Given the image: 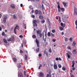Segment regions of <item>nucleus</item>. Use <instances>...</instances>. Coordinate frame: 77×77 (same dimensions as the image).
Wrapping results in <instances>:
<instances>
[{
    "mask_svg": "<svg viewBox=\"0 0 77 77\" xmlns=\"http://www.w3.org/2000/svg\"><path fill=\"white\" fill-rule=\"evenodd\" d=\"M36 32L37 33V38H39V36L40 37V38H42L43 35V39H44V35L43 33V34L41 33V30H37L36 31Z\"/></svg>",
    "mask_w": 77,
    "mask_h": 77,
    "instance_id": "1",
    "label": "nucleus"
},
{
    "mask_svg": "<svg viewBox=\"0 0 77 77\" xmlns=\"http://www.w3.org/2000/svg\"><path fill=\"white\" fill-rule=\"evenodd\" d=\"M19 29H20V27L18 26V25H17L16 27H15L14 29V32L15 34H17V30L16 29H17L18 30H19Z\"/></svg>",
    "mask_w": 77,
    "mask_h": 77,
    "instance_id": "2",
    "label": "nucleus"
},
{
    "mask_svg": "<svg viewBox=\"0 0 77 77\" xmlns=\"http://www.w3.org/2000/svg\"><path fill=\"white\" fill-rule=\"evenodd\" d=\"M35 42L36 44L37 47H39V40H38V38H36L35 39Z\"/></svg>",
    "mask_w": 77,
    "mask_h": 77,
    "instance_id": "3",
    "label": "nucleus"
},
{
    "mask_svg": "<svg viewBox=\"0 0 77 77\" xmlns=\"http://www.w3.org/2000/svg\"><path fill=\"white\" fill-rule=\"evenodd\" d=\"M39 76L40 77H44V73L42 72H40Z\"/></svg>",
    "mask_w": 77,
    "mask_h": 77,
    "instance_id": "4",
    "label": "nucleus"
},
{
    "mask_svg": "<svg viewBox=\"0 0 77 77\" xmlns=\"http://www.w3.org/2000/svg\"><path fill=\"white\" fill-rule=\"evenodd\" d=\"M36 23H37L36 20H34L33 21V25L34 26H36V27H37V24H36Z\"/></svg>",
    "mask_w": 77,
    "mask_h": 77,
    "instance_id": "5",
    "label": "nucleus"
},
{
    "mask_svg": "<svg viewBox=\"0 0 77 77\" xmlns=\"http://www.w3.org/2000/svg\"><path fill=\"white\" fill-rule=\"evenodd\" d=\"M8 17L7 16H5L4 17V19L3 20V21L4 23H6V20H7Z\"/></svg>",
    "mask_w": 77,
    "mask_h": 77,
    "instance_id": "6",
    "label": "nucleus"
},
{
    "mask_svg": "<svg viewBox=\"0 0 77 77\" xmlns=\"http://www.w3.org/2000/svg\"><path fill=\"white\" fill-rule=\"evenodd\" d=\"M74 15H77V9L75 8H74Z\"/></svg>",
    "mask_w": 77,
    "mask_h": 77,
    "instance_id": "7",
    "label": "nucleus"
},
{
    "mask_svg": "<svg viewBox=\"0 0 77 77\" xmlns=\"http://www.w3.org/2000/svg\"><path fill=\"white\" fill-rule=\"evenodd\" d=\"M54 68L55 69H57V64H54Z\"/></svg>",
    "mask_w": 77,
    "mask_h": 77,
    "instance_id": "8",
    "label": "nucleus"
},
{
    "mask_svg": "<svg viewBox=\"0 0 77 77\" xmlns=\"http://www.w3.org/2000/svg\"><path fill=\"white\" fill-rule=\"evenodd\" d=\"M65 18H66L65 17H64L62 18V20L64 22V23H65V22H66V21H67V20L65 19Z\"/></svg>",
    "mask_w": 77,
    "mask_h": 77,
    "instance_id": "9",
    "label": "nucleus"
},
{
    "mask_svg": "<svg viewBox=\"0 0 77 77\" xmlns=\"http://www.w3.org/2000/svg\"><path fill=\"white\" fill-rule=\"evenodd\" d=\"M61 26H62V27H65V24L64 23L63 24V23H61Z\"/></svg>",
    "mask_w": 77,
    "mask_h": 77,
    "instance_id": "10",
    "label": "nucleus"
},
{
    "mask_svg": "<svg viewBox=\"0 0 77 77\" xmlns=\"http://www.w3.org/2000/svg\"><path fill=\"white\" fill-rule=\"evenodd\" d=\"M13 60L14 62H16L17 61V59H16V58L14 57L13 59Z\"/></svg>",
    "mask_w": 77,
    "mask_h": 77,
    "instance_id": "11",
    "label": "nucleus"
},
{
    "mask_svg": "<svg viewBox=\"0 0 77 77\" xmlns=\"http://www.w3.org/2000/svg\"><path fill=\"white\" fill-rule=\"evenodd\" d=\"M76 50L75 49L73 50L72 51L73 54H76Z\"/></svg>",
    "mask_w": 77,
    "mask_h": 77,
    "instance_id": "12",
    "label": "nucleus"
},
{
    "mask_svg": "<svg viewBox=\"0 0 77 77\" xmlns=\"http://www.w3.org/2000/svg\"><path fill=\"white\" fill-rule=\"evenodd\" d=\"M11 7L12 8V9H14L15 8V5H14L11 4Z\"/></svg>",
    "mask_w": 77,
    "mask_h": 77,
    "instance_id": "13",
    "label": "nucleus"
},
{
    "mask_svg": "<svg viewBox=\"0 0 77 77\" xmlns=\"http://www.w3.org/2000/svg\"><path fill=\"white\" fill-rule=\"evenodd\" d=\"M36 53H38L39 51V47H38V48L36 49Z\"/></svg>",
    "mask_w": 77,
    "mask_h": 77,
    "instance_id": "14",
    "label": "nucleus"
},
{
    "mask_svg": "<svg viewBox=\"0 0 77 77\" xmlns=\"http://www.w3.org/2000/svg\"><path fill=\"white\" fill-rule=\"evenodd\" d=\"M24 75H25V76H26V77H29V75L28 74H27L26 76V71H24Z\"/></svg>",
    "mask_w": 77,
    "mask_h": 77,
    "instance_id": "15",
    "label": "nucleus"
},
{
    "mask_svg": "<svg viewBox=\"0 0 77 77\" xmlns=\"http://www.w3.org/2000/svg\"><path fill=\"white\" fill-rule=\"evenodd\" d=\"M72 68H74V65H75V62H74V61H73L72 62Z\"/></svg>",
    "mask_w": 77,
    "mask_h": 77,
    "instance_id": "16",
    "label": "nucleus"
},
{
    "mask_svg": "<svg viewBox=\"0 0 77 77\" xmlns=\"http://www.w3.org/2000/svg\"><path fill=\"white\" fill-rule=\"evenodd\" d=\"M32 38H33L34 39H35L36 38V35L34 34L32 35Z\"/></svg>",
    "mask_w": 77,
    "mask_h": 77,
    "instance_id": "17",
    "label": "nucleus"
},
{
    "mask_svg": "<svg viewBox=\"0 0 77 77\" xmlns=\"http://www.w3.org/2000/svg\"><path fill=\"white\" fill-rule=\"evenodd\" d=\"M7 41L8 42H10V41H12V38H8L7 39Z\"/></svg>",
    "mask_w": 77,
    "mask_h": 77,
    "instance_id": "18",
    "label": "nucleus"
},
{
    "mask_svg": "<svg viewBox=\"0 0 77 77\" xmlns=\"http://www.w3.org/2000/svg\"><path fill=\"white\" fill-rule=\"evenodd\" d=\"M17 67L18 68H21V64H20V63L18 64V65L17 66Z\"/></svg>",
    "mask_w": 77,
    "mask_h": 77,
    "instance_id": "19",
    "label": "nucleus"
},
{
    "mask_svg": "<svg viewBox=\"0 0 77 77\" xmlns=\"http://www.w3.org/2000/svg\"><path fill=\"white\" fill-rule=\"evenodd\" d=\"M60 9L62 12H64L65 11V8H60Z\"/></svg>",
    "mask_w": 77,
    "mask_h": 77,
    "instance_id": "20",
    "label": "nucleus"
},
{
    "mask_svg": "<svg viewBox=\"0 0 77 77\" xmlns=\"http://www.w3.org/2000/svg\"><path fill=\"white\" fill-rule=\"evenodd\" d=\"M38 10H36L35 11L34 13L35 14H36V15H37V14H38Z\"/></svg>",
    "mask_w": 77,
    "mask_h": 77,
    "instance_id": "21",
    "label": "nucleus"
},
{
    "mask_svg": "<svg viewBox=\"0 0 77 77\" xmlns=\"http://www.w3.org/2000/svg\"><path fill=\"white\" fill-rule=\"evenodd\" d=\"M43 18L44 17L40 15L39 16V18L40 19H41V20H42V19H43Z\"/></svg>",
    "mask_w": 77,
    "mask_h": 77,
    "instance_id": "22",
    "label": "nucleus"
},
{
    "mask_svg": "<svg viewBox=\"0 0 77 77\" xmlns=\"http://www.w3.org/2000/svg\"><path fill=\"white\" fill-rule=\"evenodd\" d=\"M11 41H14L15 40V38H14V36H12L11 37Z\"/></svg>",
    "mask_w": 77,
    "mask_h": 77,
    "instance_id": "23",
    "label": "nucleus"
},
{
    "mask_svg": "<svg viewBox=\"0 0 77 77\" xmlns=\"http://www.w3.org/2000/svg\"><path fill=\"white\" fill-rule=\"evenodd\" d=\"M76 44V43H75V42H74L72 44V45L74 47H75V45Z\"/></svg>",
    "mask_w": 77,
    "mask_h": 77,
    "instance_id": "24",
    "label": "nucleus"
},
{
    "mask_svg": "<svg viewBox=\"0 0 77 77\" xmlns=\"http://www.w3.org/2000/svg\"><path fill=\"white\" fill-rule=\"evenodd\" d=\"M66 55L67 56V57L68 58V59H69V58H70V55H69V54H68V53H67Z\"/></svg>",
    "mask_w": 77,
    "mask_h": 77,
    "instance_id": "25",
    "label": "nucleus"
},
{
    "mask_svg": "<svg viewBox=\"0 0 77 77\" xmlns=\"http://www.w3.org/2000/svg\"><path fill=\"white\" fill-rule=\"evenodd\" d=\"M63 3L64 5V7H66V3L64 2H63Z\"/></svg>",
    "mask_w": 77,
    "mask_h": 77,
    "instance_id": "26",
    "label": "nucleus"
},
{
    "mask_svg": "<svg viewBox=\"0 0 77 77\" xmlns=\"http://www.w3.org/2000/svg\"><path fill=\"white\" fill-rule=\"evenodd\" d=\"M65 41L66 42L68 41V38L67 37H65Z\"/></svg>",
    "mask_w": 77,
    "mask_h": 77,
    "instance_id": "27",
    "label": "nucleus"
},
{
    "mask_svg": "<svg viewBox=\"0 0 77 77\" xmlns=\"http://www.w3.org/2000/svg\"><path fill=\"white\" fill-rule=\"evenodd\" d=\"M3 41H4V42L5 43H7V41H6V39H5V38L3 39Z\"/></svg>",
    "mask_w": 77,
    "mask_h": 77,
    "instance_id": "28",
    "label": "nucleus"
},
{
    "mask_svg": "<svg viewBox=\"0 0 77 77\" xmlns=\"http://www.w3.org/2000/svg\"><path fill=\"white\" fill-rule=\"evenodd\" d=\"M51 32L52 33H55L56 32V30H55V29L52 30L51 31Z\"/></svg>",
    "mask_w": 77,
    "mask_h": 77,
    "instance_id": "29",
    "label": "nucleus"
},
{
    "mask_svg": "<svg viewBox=\"0 0 77 77\" xmlns=\"http://www.w3.org/2000/svg\"><path fill=\"white\" fill-rule=\"evenodd\" d=\"M51 36H52V37H54V36H55V35H54V34L53 33H51Z\"/></svg>",
    "mask_w": 77,
    "mask_h": 77,
    "instance_id": "30",
    "label": "nucleus"
},
{
    "mask_svg": "<svg viewBox=\"0 0 77 77\" xmlns=\"http://www.w3.org/2000/svg\"><path fill=\"white\" fill-rule=\"evenodd\" d=\"M48 36H51V34H50V32H48Z\"/></svg>",
    "mask_w": 77,
    "mask_h": 77,
    "instance_id": "31",
    "label": "nucleus"
},
{
    "mask_svg": "<svg viewBox=\"0 0 77 77\" xmlns=\"http://www.w3.org/2000/svg\"><path fill=\"white\" fill-rule=\"evenodd\" d=\"M61 22V20H60V17H59L58 22L59 23H60Z\"/></svg>",
    "mask_w": 77,
    "mask_h": 77,
    "instance_id": "32",
    "label": "nucleus"
},
{
    "mask_svg": "<svg viewBox=\"0 0 77 77\" xmlns=\"http://www.w3.org/2000/svg\"><path fill=\"white\" fill-rule=\"evenodd\" d=\"M45 66V63L44 62L43 63H42V67H44Z\"/></svg>",
    "mask_w": 77,
    "mask_h": 77,
    "instance_id": "33",
    "label": "nucleus"
},
{
    "mask_svg": "<svg viewBox=\"0 0 77 77\" xmlns=\"http://www.w3.org/2000/svg\"><path fill=\"white\" fill-rule=\"evenodd\" d=\"M60 30H63V28L62 27H60Z\"/></svg>",
    "mask_w": 77,
    "mask_h": 77,
    "instance_id": "34",
    "label": "nucleus"
},
{
    "mask_svg": "<svg viewBox=\"0 0 77 77\" xmlns=\"http://www.w3.org/2000/svg\"><path fill=\"white\" fill-rule=\"evenodd\" d=\"M25 60H27V56L26 55H25Z\"/></svg>",
    "mask_w": 77,
    "mask_h": 77,
    "instance_id": "35",
    "label": "nucleus"
},
{
    "mask_svg": "<svg viewBox=\"0 0 77 77\" xmlns=\"http://www.w3.org/2000/svg\"><path fill=\"white\" fill-rule=\"evenodd\" d=\"M58 67L59 68H62V66H61V65H60V64H58Z\"/></svg>",
    "mask_w": 77,
    "mask_h": 77,
    "instance_id": "36",
    "label": "nucleus"
},
{
    "mask_svg": "<svg viewBox=\"0 0 77 77\" xmlns=\"http://www.w3.org/2000/svg\"><path fill=\"white\" fill-rule=\"evenodd\" d=\"M5 35V32H3L2 34V36H4Z\"/></svg>",
    "mask_w": 77,
    "mask_h": 77,
    "instance_id": "37",
    "label": "nucleus"
},
{
    "mask_svg": "<svg viewBox=\"0 0 77 77\" xmlns=\"http://www.w3.org/2000/svg\"><path fill=\"white\" fill-rule=\"evenodd\" d=\"M20 77H23V74H22V73H21V72L20 73Z\"/></svg>",
    "mask_w": 77,
    "mask_h": 77,
    "instance_id": "38",
    "label": "nucleus"
},
{
    "mask_svg": "<svg viewBox=\"0 0 77 77\" xmlns=\"http://www.w3.org/2000/svg\"><path fill=\"white\" fill-rule=\"evenodd\" d=\"M31 17H32V18H35V16L34 15H31Z\"/></svg>",
    "mask_w": 77,
    "mask_h": 77,
    "instance_id": "39",
    "label": "nucleus"
},
{
    "mask_svg": "<svg viewBox=\"0 0 77 77\" xmlns=\"http://www.w3.org/2000/svg\"><path fill=\"white\" fill-rule=\"evenodd\" d=\"M38 13L39 14H40V15H41L42 14V12L40 11H38Z\"/></svg>",
    "mask_w": 77,
    "mask_h": 77,
    "instance_id": "40",
    "label": "nucleus"
},
{
    "mask_svg": "<svg viewBox=\"0 0 77 77\" xmlns=\"http://www.w3.org/2000/svg\"><path fill=\"white\" fill-rule=\"evenodd\" d=\"M62 69L63 71H65L66 70V69L64 67H63Z\"/></svg>",
    "mask_w": 77,
    "mask_h": 77,
    "instance_id": "41",
    "label": "nucleus"
},
{
    "mask_svg": "<svg viewBox=\"0 0 77 77\" xmlns=\"http://www.w3.org/2000/svg\"><path fill=\"white\" fill-rule=\"evenodd\" d=\"M69 41H70L71 42H72V38L71 37L69 39Z\"/></svg>",
    "mask_w": 77,
    "mask_h": 77,
    "instance_id": "42",
    "label": "nucleus"
},
{
    "mask_svg": "<svg viewBox=\"0 0 77 77\" xmlns=\"http://www.w3.org/2000/svg\"><path fill=\"white\" fill-rule=\"evenodd\" d=\"M13 18L14 19H17V17H16V16H15V15H14V17H13Z\"/></svg>",
    "mask_w": 77,
    "mask_h": 77,
    "instance_id": "43",
    "label": "nucleus"
},
{
    "mask_svg": "<svg viewBox=\"0 0 77 77\" xmlns=\"http://www.w3.org/2000/svg\"><path fill=\"white\" fill-rule=\"evenodd\" d=\"M68 49H69V50H71V47L70 46H68L67 47Z\"/></svg>",
    "mask_w": 77,
    "mask_h": 77,
    "instance_id": "44",
    "label": "nucleus"
},
{
    "mask_svg": "<svg viewBox=\"0 0 77 77\" xmlns=\"http://www.w3.org/2000/svg\"><path fill=\"white\" fill-rule=\"evenodd\" d=\"M23 51H22V50H20V53H23Z\"/></svg>",
    "mask_w": 77,
    "mask_h": 77,
    "instance_id": "45",
    "label": "nucleus"
},
{
    "mask_svg": "<svg viewBox=\"0 0 77 77\" xmlns=\"http://www.w3.org/2000/svg\"><path fill=\"white\" fill-rule=\"evenodd\" d=\"M42 23H45V20H42Z\"/></svg>",
    "mask_w": 77,
    "mask_h": 77,
    "instance_id": "46",
    "label": "nucleus"
},
{
    "mask_svg": "<svg viewBox=\"0 0 77 77\" xmlns=\"http://www.w3.org/2000/svg\"><path fill=\"white\" fill-rule=\"evenodd\" d=\"M49 53H51V48H50L49 49Z\"/></svg>",
    "mask_w": 77,
    "mask_h": 77,
    "instance_id": "47",
    "label": "nucleus"
},
{
    "mask_svg": "<svg viewBox=\"0 0 77 77\" xmlns=\"http://www.w3.org/2000/svg\"><path fill=\"white\" fill-rule=\"evenodd\" d=\"M56 60L58 61L59 60V58L58 57H57L55 59Z\"/></svg>",
    "mask_w": 77,
    "mask_h": 77,
    "instance_id": "48",
    "label": "nucleus"
},
{
    "mask_svg": "<svg viewBox=\"0 0 77 77\" xmlns=\"http://www.w3.org/2000/svg\"><path fill=\"white\" fill-rule=\"evenodd\" d=\"M57 8L58 9H60V5H58Z\"/></svg>",
    "mask_w": 77,
    "mask_h": 77,
    "instance_id": "49",
    "label": "nucleus"
},
{
    "mask_svg": "<svg viewBox=\"0 0 77 77\" xmlns=\"http://www.w3.org/2000/svg\"><path fill=\"white\" fill-rule=\"evenodd\" d=\"M58 12H60V9H59V8H58Z\"/></svg>",
    "mask_w": 77,
    "mask_h": 77,
    "instance_id": "50",
    "label": "nucleus"
},
{
    "mask_svg": "<svg viewBox=\"0 0 77 77\" xmlns=\"http://www.w3.org/2000/svg\"><path fill=\"white\" fill-rule=\"evenodd\" d=\"M19 37L20 38H23V35H20L19 36Z\"/></svg>",
    "mask_w": 77,
    "mask_h": 77,
    "instance_id": "51",
    "label": "nucleus"
},
{
    "mask_svg": "<svg viewBox=\"0 0 77 77\" xmlns=\"http://www.w3.org/2000/svg\"><path fill=\"white\" fill-rule=\"evenodd\" d=\"M42 56V55L41 54H38V56H39V57H41Z\"/></svg>",
    "mask_w": 77,
    "mask_h": 77,
    "instance_id": "52",
    "label": "nucleus"
},
{
    "mask_svg": "<svg viewBox=\"0 0 77 77\" xmlns=\"http://www.w3.org/2000/svg\"><path fill=\"white\" fill-rule=\"evenodd\" d=\"M37 21V23H39L40 21L38 20H36Z\"/></svg>",
    "mask_w": 77,
    "mask_h": 77,
    "instance_id": "53",
    "label": "nucleus"
},
{
    "mask_svg": "<svg viewBox=\"0 0 77 77\" xmlns=\"http://www.w3.org/2000/svg\"><path fill=\"white\" fill-rule=\"evenodd\" d=\"M68 53L69 54H71V52H70V51H68Z\"/></svg>",
    "mask_w": 77,
    "mask_h": 77,
    "instance_id": "54",
    "label": "nucleus"
},
{
    "mask_svg": "<svg viewBox=\"0 0 77 77\" xmlns=\"http://www.w3.org/2000/svg\"><path fill=\"white\" fill-rule=\"evenodd\" d=\"M75 67H73L72 68V70H73V71H74V70H75Z\"/></svg>",
    "mask_w": 77,
    "mask_h": 77,
    "instance_id": "55",
    "label": "nucleus"
},
{
    "mask_svg": "<svg viewBox=\"0 0 77 77\" xmlns=\"http://www.w3.org/2000/svg\"><path fill=\"white\" fill-rule=\"evenodd\" d=\"M75 24L76 26H77V20H76L75 22Z\"/></svg>",
    "mask_w": 77,
    "mask_h": 77,
    "instance_id": "56",
    "label": "nucleus"
},
{
    "mask_svg": "<svg viewBox=\"0 0 77 77\" xmlns=\"http://www.w3.org/2000/svg\"><path fill=\"white\" fill-rule=\"evenodd\" d=\"M45 36L46 37V39L47 38V34H46V32H45Z\"/></svg>",
    "mask_w": 77,
    "mask_h": 77,
    "instance_id": "57",
    "label": "nucleus"
},
{
    "mask_svg": "<svg viewBox=\"0 0 77 77\" xmlns=\"http://www.w3.org/2000/svg\"><path fill=\"white\" fill-rule=\"evenodd\" d=\"M46 56H48V53H47V52H46Z\"/></svg>",
    "mask_w": 77,
    "mask_h": 77,
    "instance_id": "58",
    "label": "nucleus"
},
{
    "mask_svg": "<svg viewBox=\"0 0 77 77\" xmlns=\"http://www.w3.org/2000/svg\"><path fill=\"white\" fill-rule=\"evenodd\" d=\"M44 54H47V52H46V51H44Z\"/></svg>",
    "mask_w": 77,
    "mask_h": 77,
    "instance_id": "59",
    "label": "nucleus"
},
{
    "mask_svg": "<svg viewBox=\"0 0 77 77\" xmlns=\"http://www.w3.org/2000/svg\"><path fill=\"white\" fill-rule=\"evenodd\" d=\"M48 43H47V42H45V46H46V45H47V44H48Z\"/></svg>",
    "mask_w": 77,
    "mask_h": 77,
    "instance_id": "60",
    "label": "nucleus"
},
{
    "mask_svg": "<svg viewBox=\"0 0 77 77\" xmlns=\"http://www.w3.org/2000/svg\"><path fill=\"white\" fill-rule=\"evenodd\" d=\"M57 4L58 5H60V3H59V2H57Z\"/></svg>",
    "mask_w": 77,
    "mask_h": 77,
    "instance_id": "61",
    "label": "nucleus"
},
{
    "mask_svg": "<svg viewBox=\"0 0 77 77\" xmlns=\"http://www.w3.org/2000/svg\"><path fill=\"white\" fill-rule=\"evenodd\" d=\"M71 77H74V75H70Z\"/></svg>",
    "mask_w": 77,
    "mask_h": 77,
    "instance_id": "62",
    "label": "nucleus"
},
{
    "mask_svg": "<svg viewBox=\"0 0 77 77\" xmlns=\"http://www.w3.org/2000/svg\"><path fill=\"white\" fill-rule=\"evenodd\" d=\"M46 77H49V74H47Z\"/></svg>",
    "mask_w": 77,
    "mask_h": 77,
    "instance_id": "63",
    "label": "nucleus"
},
{
    "mask_svg": "<svg viewBox=\"0 0 77 77\" xmlns=\"http://www.w3.org/2000/svg\"><path fill=\"white\" fill-rule=\"evenodd\" d=\"M23 6V4H20L21 7H22Z\"/></svg>",
    "mask_w": 77,
    "mask_h": 77,
    "instance_id": "64",
    "label": "nucleus"
}]
</instances>
